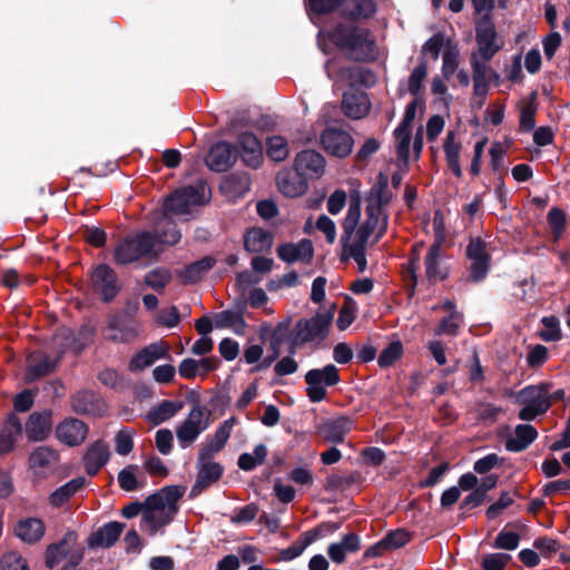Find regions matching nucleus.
I'll list each match as a JSON object with an SVG mask.
<instances>
[{
    "mask_svg": "<svg viewBox=\"0 0 570 570\" xmlns=\"http://www.w3.org/2000/svg\"><path fill=\"white\" fill-rule=\"evenodd\" d=\"M376 12V4L373 0H357L353 9H342L340 16L348 21L355 22L360 19H370Z\"/></svg>",
    "mask_w": 570,
    "mask_h": 570,
    "instance_id": "41",
    "label": "nucleus"
},
{
    "mask_svg": "<svg viewBox=\"0 0 570 570\" xmlns=\"http://www.w3.org/2000/svg\"><path fill=\"white\" fill-rule=\"evenodd\" d=\"M151 233L155 237V245L159 243L174 246L179 243L181 238V233L176 222L166 213L154 222Z\"/></svg>",
    "mask_w": 570,
    "mask_h": 570,
    "instance_id": "19",
    "label": "nucleus"
},
{
    "mask_svg": "<svg viewBox=\"0 0 570 570\" xmlns=\"http://www.w3.org/2000/svg\"><path fill=\"white\" fill-rule=\"evenodd\" d=\"M214 324L217 328H233V331L243 335L247 323L240 313H234L232 309H225L214 316Z\"/></svg>",
    "mask_w": 570,
    "mask_h": 570,
    "instance_id": "38",
    "label": "nucleus"
},
{
    "mask_svg": "<svg viewBox=\"0 0 570 570\" xmlns=\"http://www.w3.org/2000/svg\"><path fill=\"white\" fill-rule=\"evenodd\" d=\"M353 420L342 415L336 419L326 420L318 428L322 438L331 443H343L346 434L352 430Z\"/></svg>",
    "mask_w": 570,
    "mask_h": 570,
    "instance_id": "24",
    "label": "nucleus"
},
{
    "mask_svg": "<svg viewBox=\"0 0 570 570\" xmlns=\"http://www.w3.org/2000/svg\"><path fill=\"white\" fill-rule=\"evenodd\" d=\"M289 149L286 139L282 136H272L266 140V155L275 161H284L288 156Z\"/></svg>",
    "mask_w": 570,
    "mask_h": 570,
    "instance_id": "44",
    "label": "nucleus"
},
{
    "mask_svg": "<svg viewBox=\"0 0 570 570\" xmlns=\"http://www.w3.org/2000/svg\"><path fill=\"white\" fill-rule=\"evenodd\" d=\"M366 220L355 229V242L353 245L366 246L370 236L375 230L380 223L381 215L372 210V207H366Z\"/></svg>",
    "mask_w": 570,
    "mask_h": 570,
    "instance_id": "42",
    "label": "nucleus"
},
{
    "mask_svg": "<svg viewBox=\"0 0 570 570\" xmlns=\"http://www.w3.org/2000/svg\"><path fill=\"white\" fill-rule=\"evenodd\" d=\"M510 560L511 556L508 553H488L482 557L481 567L483 570H504Z\"/></svg>",
    "mask_w": 570,
    "mask_h": 570,
    "instance_id": "58",
    "label": "nucleus"
},
{
    "mask_svg": "<svg viewBox=\"0 0 570 570\" xmlns=\"http://www.w3.org/2000/svg\"><path fill=\"white\" fill-rule=\"evenodd\" d=\"M292 318L287 317L279 322L272 332L269 350L281 351L282 345L292 336Z\"/></svg>",
    "mask_w": 570,
    "mask_h": 570,
    "instance_id": "47",
    "label": "nucleus"
},
{
    "mask_svg": "<svg viewBox=\"0 0 570 570\" xmlns=\"http://www.w3.org/2000/svg\"><path fill=\"white\" fill-rule=\"evenodd\" d=\"M306 395L313 403L322 402L327 396L326 387L335 386L341 382L340 371L334 364H326L322 368H312L304 376Z\"/></svg>",
    "mask_w": 570,
    "mask_h": 570,
    "instance_id": "5",
    "label": "nucleus"
},
{
    "mask_svg": "<svg viewBox=\"0 0 570 570\" xmlns=\"http://www.w3.org/2000/svg\"><path fill=\"white\" fill-rule=\"evenodd\" d=\"M46 533V525L39 518L20 519L14 525V534L23 542H39Z\"/></svg>",
    "mask_w": 570,
    "mask_h": 570,
    "instance_id": "26",
    "label": "nucleus"
},
{
    "mask_svg": "<svg viewBox=\"0 0 570 570\" xmlns=\"http://www.w3.org/2000/svg\"><path fill=\"white\" fill-rule=\"evenodd\" d=\"M274 236L261 227H253L244 235V248L249 253H262L271 249Z\"/></svg>",
    "mask_w": 570,
    "mask_h": 570,
    "instance_id": "30",
    "label": "nucleus"
},
{
    "mask_svg": "<svg viewBox=\"0 0 570 570\" xmlns=\"http://www.w3.org/2000/svg\"><path fill=\"white\" fill-rule=\"evenodd\" d=\"M362 481V475L357 471H353L346 475L332 474L326 478V490H345L353 484L360 483Z\"/></svg>",
    "mask_w": 570,
    "mask_h": 570,
    "instance_id": "46",
    "label": "nucleus"
},
{
    "mask_svg": "<svg viewBox=\"0 0 570 570\" xmlns=\"http://www.w3.org/2000/svg\"><path fill=\"white\" fill-rule=\"evenodd\" d=\"M537 96V91H532L529 99L522 104L519 120L520 131L530 132L535 128Z\"/></svg>",
    "mask_w": 570,
    "mask_h": 570,
    "instance_id": "39",
    "label": "nucleus"
},
{
    "mask_svg": "<svg viewBox=\"0 0 570 570\" xmlns=\"http://www.w3.org/2000/svg\"><path fill=\"white\" fill-rule=\"evenodd\" d=\"M478 52H475L481 62H489L501 50V45L497 40H475Z\"/></svg>",
    "mask_w": 570,
    "mask_h": 570,
    "instance_id": "64",
    "label": "nucleus"
},
{
    "mask_svg": "<svg viewBox=\"0 0 570 570\" xmlns=\"http://www.w3.org/2000/svg\"><path fill=\"white\" fill-rule=\"evenodd\" d=\"M508 528H513L515 530H523L525 524L520 521L509 522L505 527L498 533L495 537L492 547L494 549L508 550L512 551L519 547L520 535L518 532L508 531Z\"/></svg>",
    "mask_w": 570,
    "mask_h": 570,
    "instance_id": "34",
    "label": "nucleus"
},
{
    "mask_svg": "<svg viewBox=\"0 0 570 570\" xmlns=\"http://www.w3.org/2000/svg\"><path fill=\"white\" fill-rule=\"evenodd\" d=\"M0 570H30L28 562L18 552L10 551L2 556Z\"/></svg>",
    "mask_w": 570,
    "mask_h": 570,
    "instance_id": "62",
    "label": "nucleus"
},
{
    "mask_svg": "<svg viewBox=\"0 0 570 570\" xmlns=\"http://www.w3.org/2000/svg\"><path fill=\"white\" fill-rule=\"evenodd\" d=\"M547 220L551 233L553 235L554 240H558L562 237L566 225H567V214L560 207H552L547 215Z\"/></svg>",
    "mask_w": 570,
    "mask_h": 570,
    "instance_id": "48",
    "label": "nucleus"
},
{
    "mask_svg": "<svg viewBox=\"0 0 570 570\" xmlns=\"http://www.w3.org/2000/svg\"><path fill=\"white\" fill-rule=\"evenodd\" d=\"M170 281V272L160 267L149 271L144 277L145 284L158 293H161Z\"/></svg>",
    "mask_w": 570,
    "mask_h": 570,
    "instance_id": "45",
    "label": "nucleus"
},
{
    "mask_svg": "<svg viewBox=\"0 0 570 570\" xmlns=\"http://www.w3.org/2000/svg\"><path fill=\"white\" fill-rule=\"evenodd\" d=\"M361 198L356 193L351 196L346 216L342 223L343 234L341 236L342 248L345 250L361 218Z\"/></svg>",
    "mask_w": 570,
    "mask_h": 570,
    "instance_id": "28",
    "label": "nucleus"
},
{
    "mask_svg": "<svg viewBox=\"0 0 570 570\" xmlns=\"http://www.w3.org/2000/svg\"><path fill=\"white\" fill-rule=\"evenodd\" d=\"M107 328L112 332L108 338L115 343H128L138 335L132 313L111 314L108 317Z\"/></svg>",
    "mask_w": 570,
    "mask_h": 570,
    "instance_id": "11",
    "label": "nucleus"
},
{
    "mask_svg": "<svg viewBox=\"0 0 570 570\" xmlns=\"http://www.w3.org/2000/svg\"><path fill=\"white\" fill-rule=\"evenodd\" d=\"M69 403L71 410L78 415L101 417L107 411V405L99 393L92 390H80L73 393Z\"/></svg>",
    "mask_w": 570,
    "mask_h": 570,
    "instance_id": "8",
    "label": "nucleus"
},
{
    "mask_svg": "<svg viewBox=\"0 0 570 570\" xmlns=\"http://www.w3.org/2000/svg\"><path fill=\"white\" fill-rule=\"evenodd\" d=\"M110 456L109 446L102 440L95 441L86 451L82 461L86 473L95 476L108 462Z\"/></svg>",
    "mask_w": 570,
    "mask_h": 570,
    "instance_id": "25",
    "label": "nucleus"
},
{
    "mask_svg": "<svg viewBox=\"0 0 570 570\" xmlns=\"http://www.w3.org/2000/svg\"><path fill=\"white\" fill-rule=\"evenodd\" d=\"M197 476L190 490V497L199 495L204 490L217 482L224 474V466L212 460L200 461L197 458Z\"/></svg>",
    "mask_w": 570,
    "mask_h": 570,
    "instance_id": "13",
    "label": "nucleus"
},
{
    "mask_svg": "<svg viewBox=\"0 0 570 570\" xmlns=\"http://www.w3.org/2000/svg\"><path fill=\"white\" fill-rule=\"evenodd\" d=\"M441 247L438 245H431L425 256V274L429 282H435L436 279L444 281L449 276V272L445 267L440 264Z\"/></svg>",
    "mask_w": 570,
    "mask_h": 570,
    "instance_id": "33",
    "label": "nucleus"
},
{
    "mask_svg": "<svg viewBox=\"0 0 570 570\" xmlns=\"http://www.w3.org/2000/svg\"><path fill=\"white\" fill-rule=\"evenodd\" d=\"M237 144L240 148L238 156L243 163L253 169L258 168L263 163V146L256 135L250 131L240 132Z\"/></svg>",
    "mask_w": 570,
    "mask_h": 570,
    "instance_id": "14",
    "label": "nucleus"
},
{
    "mask_svg": "<svg viewBox=\"0 0 570 570\" xmlns=\"http://www.w3.org/2000/svg\"><path fill=\"white\" fill-rule=\"evenodd\" d=\"M86 484V479L83 476L75 478L63 485L57 488L49 495V503L55 508H60L66 502L70 500L80 489H82Z\"/></svg>",
    "mask_w": 570,
    "mask_h": 570,
    "instance_id": "35",
    "label": "nucleus"
},
{
    "mask_svg": "<svg viewBox=\"0 0 570 570\" xmlns=\"http://www.w3.org/2000/svg\"><path fill=\"white\" fill-rule=\"evenodd\" d=\"M268 450L265 444L261 443L254 448V454L242 453L238 456L237 464L243 471H253L257 465L263 464L266 461Z\"/></svg>",
    "mask_w": 570,
    "mask_h": 570,
    "instance_id": "43",
    "label": "nucleus"
},
{
    "mask_svg": "<svg viewBox=\"0 0 570 570\" xmlns=\"http://www.w3.org/2000/svg\"><path fill=\"white\" fill-rule=\"evenodd\" d=\"M293 166L306 178L320 177L325 170V158L316 150L304 149L296 155Z\"/></svg>",
    "mask_w": 570,
    "mask_h": 570,
    "instance_id": "18",
    "label": "nucleus"
},
{
    "mask_svg": "<svg viewBox=\"0 0 570 570\" xmlns=\"http://www.w3.org/2000/svg\"><path fill=\"white\" fill-rule=\"evenodd\" d=\"M90 281L104 303L112 302L121 289L117 273L107 264L97 265L90 274Z\"/></svg>",
    "mask_w": 570,
    "mask_h": 570,
    "instance_id": "7",
    "label": "nucleus"
},
{
    "mask_svg": "<svg viewBox=\"0 0 570 570\" xmlns=\"http://www.w3.org/2000/svg\"><path fill=\"white\" fill-rule=\"evenodd\" d=\"M155 237L151 232L141 230L124 236L114 249V261L119 266H127L141 258H157Z\"/></svg>",
    "mask_w": 570,
    "mask_h": 570,
    "instance_id": "2",
    "label": "nucleus"
},
{
    "mask_svg": "<svg viewBox=\"0 0 570 570\" xmlns=\"http://www.w3.org/2000/svg\"><path fill=\"white\" fill-rule=\"evenodd\" d=\"M126 524L119 521H110L97 531L92 532L88 539L90 548H111L119 540Z\"/></svg>",
    "mask_w": 570,
    "mask_h": 570,
    "instance_id": "22",
    "label": "nucleus"
},
{
    "mask_svg": "<svg viewBox=\"0 0 570 570\" xmlns=\"http://www.w3.org/2000/svg\"><path fill=\"white\" fill-rule=\"evenodd\" d=\"M76 540L77 533L75 531H68L60 541L49 544L45 552L46 567L49 569L55 568L59 561L69 554L70 544L76 542Z\"/></svg>",
    "mask_w": 570,
    "mask_h": 570,
    "instance_id": "29",
    "label": "nucleus"
},
{
    "mask_svg": "<svg viewBox=\"0 0 570 570\" xmlns=\"http://www.w3.org/2000/svg\"><path fill=\"white\" fill-rule=\"evenodd\" d=\"M28 363L26 381L31 383L55 372L58 360L51 358L45 352L36 351L28 356Z\"/></svg>",
    "mask_w": 570,
    "mask_h": 570,
    "instance_id": "21",
    "label": "nucleus"
},
{
    "mask_svg": "<svg viewBox=\"0 0 570 570\" xmlns=\"http://www.w3.org/2000/svg\"><path fill=\"white\" fill-rule=\"evenodd\" d=\"M173 515H165L163 518H157L155 512L144 510L140 520V528H148V532L150 535H154L161 527L171 522Z\"/></svg>",
    "mask_w": 570,
    "mask_h": 570,
    "instance_id": "54",
    "label": "nucleus"
},
{
    "mask_svg": "<svg viewBox=\"0 0 570 570\" xmlns=\"http://www.w3.org/2000/svg\"><path fill=\"white\" fill-rule=\"evenodd\" d=\"M158 492L169 513L175 514L178 511L177 501L184 495L185 488L180 485H166L158 490Z\"/></svg>",
    "mask_w": 570,
    "mask_h": 570,
    "instance_id": "51",
    "label": "nucleus"
},
{
    "mask_svg": "<svg viewBox=\"0 0 570 570\" xmlns=\"http://www.w3.org/2000/svg\"><path fill=\"white\" fill-rule=\"evenodd\" d=\"M403 354L401 341L391 342L379 355L377 364L381 368L392 366Z\"/></svg>",
    "mask_w": 570,
    "mask_h": 570,
    "instance_id": "50",
    "label": "nucleus"
},
{
    "mask_svg": "<svg viewBox=\"0 0 570 570\" xmlns=\"http://www.w3.org/2000/svg\"><path fill=\"white\" fill-rule=\"evenodd\" d=\"M346 0H307V8L316 16L336 12Z\"/></svg>",
    "mask_w": 570,
    "mask_h": 570,
    "instance_id": "53",
    "label": "nucleus"
},
{
    "mask_svg": "<svg viewBox=\"0 0 570 570\" xmlns=\"http://www.w3.org/2000/svg\"><path fill=\"white\" fill-rule=\"evenodd\" d=\"M216 259L212 256H205L196 262L185 266L179 276L184 284H196L204 275L215 266Z\"/></svg>",
    "mask_w": 570,
    "mask_h": 570,
    "instance_id": "32",
    "label": "nucleus"
},
{
    "mask_svg": "<svg viewBox=\"0 0 570 570\" xmlns=\"http://www.w3.org/2000/svg\"><path fill=\"white\" fill-rule=\"evenodd\" d=\"M382 539L387 551H393L404 547L411 540V533L403 528H399L389 531Z\"/></svg>",
    "mask_w": 570,
    "mask_h": 570,
    "instance_id": "52",
    "label": "nucleus"
},
{
    "mask_svg": "<svg viewBox=\"0 0 570 570\" xmlns=\"http://www.w3.org/2000/svg\"><path fill=\"white\" fill-rule=\"evenodd\" d=\"M210 411L200 405L194 406L185 421L176 429L177 439L183 448L191 444L208 428Z\"/></svg>",
    "mask_w": 570,
    "mask_h": 570,
    "instance_id": "6",
    "label": "nucleus"
},
{
    "mask_svg": "<svg viewBox=\"0 0 570 570\" xmlns=\"http://www.w3.org/2000/svg\"><path fill=\"white\" fill-rule=\"evenodd\" d=\"M183 406L184 404L180 401L164 400L158 404V406L151 409L147 413V420L154 425H159L173 417L183 409Z\"/></svg>",
    "mask_w": 570,
    "mask_h": 570,
    "instance_id": "37",
    "label": "nucleus"
},
{
    "mask_svg": "<svg viewBox=\"0 0 570 570\" xmlns=\"http://www.w3.org/2000/svg\"><path fill=\"white\" fill-rule=\"evenodd\" d=\"M24 431L30 442H42L52 431V410L32 412L26 422Z\"/></svg>",
    "mask_w": 570,
    "mask_h": 570,
    "instance_id": "12",
    "label": "nucleus"
},
{
    "mask_svg": "<svg viewBox=\"0 0 570 570\" xmlns=\"http://www.w3.org/2000/svg\"><path fill=\"white\" fill-rule=\"evenodd\" d=\"M235 417L225 420L215 431L213 438L202 444L198 455L199 460H212L215 454L219 453L230 438Z\"/></svg>",
    "mask_w": 570,
    "mask_h": 570,
    "instance_id": "16",
    "label": "nucleus"
},
{
    "mask_svg": "<svg viewBox=\"0 0 570 570\" xmlns=\"http://www.w3.org/2000/svg\"><path fill=\"white\" fill-rule=\"evenodd\" d=\"M541 323L546 327L544 331L540 332V337L544 342H556L561 338L560 322L557 316H544Z\"/></svg>",
    "mask_w": 570,
    "mask_h": 570,
    "instance_id": "55",
    "label": "nucleus"
},
{
    "mask_svg": "<svg viewBox=\"0 0 570 570\" xmlns=\"http://www.w3.org/2000/svg\"><path fill=\"white\" fill-rule=\"evenodd\" d=\"M23 426L14 412L9 413L0 429V454L10 453L16 445L17 439L21 436Z\"/></svg>",
    "mask_w": 570,
    "mask_h": 570,
    "instance_id": "23",
    "label": "nucleus"
},
{
    "mask_svg": "<svg viewBox=\"0 0 570 570\" xmlns=\"http://www.w3.org/2000/svg\"><path fill=\"white\" fill-rule=\"evenodd\" d=\"M459 67V50L455 46H449L443 52L442 73L449 79Z\"/></svg>",
    "mask_w": 570,
    "mask_h": 570,
    "instance_id": "60",
    "label": "nucleus"
},
{
    "mask_svg": "<svg viewBox=\"0 0 570 570\" xmlns=\"http://www.w3.org/2000/svg\"><path fill=\"white\" fill-rule=\"evenodd\" d=\"M60 455L53 448L41 445L36 448L28 459L30 469H46L59 462Z\"/></svg>",
    "mask_w": 570,
    "mask_h": 570,
    "instance_id": "36",
    "label": "nucleus"
},
{
    "mask_svg": "<svg viewBox=\"0 0 570 570\" xmlns=\"http://www.w3.org/2000/svg\"><path fill=\"white\" fill-rule=\"evenodd\" d=\"M503 463V458L497 453H489L485 456L476 460L473 464V470L478 474H487L492 469L500 466Z\"/></svg>",
    "mask_w": 570,
    "mask_h": 570,
    "instance_id": "63",
    "label": "nucleus"
},
{
    "mask_svg": "<svg viewBox=\"0 0 570 570\" xmlns=\"http://www.w3.org/2000/svg\"><path fill=\"white\" fill-rule=\"evenodd\" d=\"M335 308L336 306L333 304L325 312H317L309 318H299L293 330L302 337L301 341L306 344L312 342L321 343L330 335Z\"/></svg>",
    "mask_w": 570,
    "mask_h": 570,
    "instance_id": "4",
    "label": "nucleus"
},
{
    "mask_svg": "<svg viewBox=\"0 0 570 570\" xmlns=\"http://www.w3.org/2000/svg\"><path fill=\"white\" fill-rule=\"evenodd\" d=\"M497 37L492 14H482L475 21V40H497Z\"/></svg>",
    "mask_w": 570,
    "mask_h": 570,
    "instance_id": "49",
    "label": "nucleus"
},
{
    "mask_svg": "<svg viewBox=\"0 0 570 570\" xmlns=\"http://www.w3.org/2000/svg\"><path fill=\"white\" fill-rule=\"evenodd\" d=\"M514 438H509L504 442V448L509 452L519 453L527 450L538 438L537 429L531 424H518L514 429Z\"/></svg>",
    "mask_w": 570,
    "mask_h": 570,
    "instance_id": "27",
    "label": "nucleus"
},
{
    "mask_svg": "<svg viewBox=\"0 0 570 570\" xmlns=\"http://www.w3.org/2000/svg\"><path fill=\"white\" fill-rule=\"evenodd\" d=\"M328 38L348 60L373 62L377 58V47L367 28L338 22L331 30Z\"/></svg>",
    "mask_w": 570,
    "mask_h": 570,
    "instance_id": "1",
    "label": "nucleus"
},
{
    "mask_svg": "<svg viewBox=\"0 0 570 570\" xmlns=\"http://www.w3.org/2000/svg\"><path fill=\"white\" fill-rule=\"evenodd\" d=\"M491 258L471 259L470 273L468 281L471 283L482 282L490 271Z\"/></svg>",
    "mask_w": 570,
    "mask_h": 570,
    "instance_id": "61",
    "label": "nucleus"
},
{
    "mask_svg": "<svg viewBox=\"0 0 570 570\" xmlns=\"http://www.w3.org/2000/svg\"><path fill=\"white\" fill-rule=\"evenodd\" d=\"M88 431L89 428L83 421L69 417L57 425L56 436L68 446H77L85 441Z\"/></svg>",
    "mask_w": 570,
    "mask_h": 570,
    "instance_id": "15",
    "label": "nucleus"
},
{
    "mask_svg": "<svg viewBox=\"0 0 570 570\" xmlns=\"http://www.w3.org/2000/svg\"><path fill=\"white\" fill-rule=\"evenodd\" d=\"M428 75V63L421 58L419 65L412 70L409 77V91L411 95L416 96L421 88L424 78Z\"/></svg>",
    "mask_w": 570,
    "mask_h": 570,
    "instance_id": "56",
    "label": "nucleus"
},
{
    "mask_svg": "<svg viewBox=\"0 0 570 570\" xmlns=\"http://www.w3.org/2000/svg\"><path fill=\"white\" fill-rule=\"evenodd\" d=\"M324 150L332 156L345 158L352 153L354 140L352 136L335 127H326L320 137Z\"/></svg>",
    "mask_w": 570,
    "mask_h": 570,
    "instance_id": "10",
    "label": "nucleus"
},
{
    "mask_svg": "<svg viewBox=\"0 0 570 570\" xmlns=\"http://www.w3.org/2000/svg\"><path fill=\"white\" fill-rule=\"evenodd\" d=\"M340 528H341V523H338V522L324 521V522H321L315 528L303 532L298 537L297 541L301 544V547L303 548V550H305L308 546L314 543L320 538L324 537L326 533H334Z\"/></svg>",
    "mask_w": 570,
    "mask_h": 570,
    "instance_id": "40",
    "label": "nucleus"
},
{
    "mask_svg": "<svg viewBox=\"0 0 570 570\" xmlns=\"http://www.w3.org/2000/svg\"><path fill=\"white\" fill-rule=\"evenodd\" d=\"M307 179L302 173L293 169L284 170L277 175L278 190L286 197L295 198L306 193L308 188Z\"/></svg>",
    "mask_w": 570,
    "mask_h": 570,
    "instance_id": "17",
    "label": "nucleus"
},
{
    "mask_svg": "<svg viewBox=\"0 0 570 570\" xmlns=\"http://www.w3.org/2000/svg\"><path fill=\"white\" fill-rule=\"evenodd\" d=\"M393 198V194L389 190V177L385 173L380 171L376 176V181L370 189L368 204L366 207H372V210L379 215L386 214V207Z\"/></svg>",
    "mask_w": 570,
    "mask_h": 570,
    "instance_id": "20",
    "label": "nucleus"
},
{
    "mask_svg": "<svg viewBox=\"0 0 570 570\" xmlns=\"http://www.w3.org/2000/svg\"><path fill=\"white\" fill-rule=\"evenodd\" d=\"M37 391L24 389L16 394L12 400L13 411L16 413H26L31 410L35 404Z\"/></svg>",
    "mask_w": 570,
    "mask_h": 570,
    "instance_id": "57",
    "label": "nucleus"
},
{
    "mask_svg": "<svg viewBox=\"0 0 570 570\" xmlns=\"http://www.w3.org/2000/svg\"><path fill=\"white\" fill-rule=\"evenodd\" d=\"M207 185L199 179L194 185L176 189L167 196L164 202V213L174 215H186L190 207L203 205L207 200Z\"/></svg>",
    "mask_w": 570,
    "mask_h": 570,
    "instance_id": "3",
    "label": "nucleus"
},
{
    "mask_svg": "<svg viewBox=\"0 0 570 570\" xmlns=\"http://www.w3.org/2000/svg\"><path fill=\"white\" fill-rule=\"evenodd\" d=\"M342 110L351 119H361L370 112V101L366 94H347L342 98Z\"/></svg>",
    "mask_w": 570,
    "mask_h": 570,
    "instance_id": "31",
    "label": "nucleus"
},
{
    "mask_svg": "<svg viewBox=\"0 0 570 570\" xmlns=\"http://www.w3.org/2000/svg\"><path fill=\"white\" fill-rule=\"evenodd\" d=\"M238 158V150L230 142L219 140L213 144L205 157L206 166L215 173L227 171Z\"/></svg>",
    "mask_w": 570,
    "mask_h": 570,
    "instance_id": "9",
    "label": "nucleus"
},
{
    "mask_svg": "<svg viewBox=\"0 0 570 570\" xmlns=\"http://www.w3.org/2000/svg\"><path fill=\"white\" fill-rule=\"evenodd\" d=\"M137 469V465L131 464L119 471L118 483L120 489L127 492L136 491L139 489L138 480L135 475V471Z\"/></svg>",
    "mask_w": 570,
    "mask_h": 570,
    "instance_id": "59",
    "label": "nucleus"
}]
</instances>
